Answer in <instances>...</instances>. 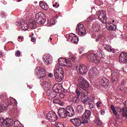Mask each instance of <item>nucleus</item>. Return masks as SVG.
<instances>
[{
  "label": "nucleus",
  "instance_id": "nucleus-29",
  "mask_svg": "<svg viewBox=\"0 0 127 127\" xmlns=\"http://www.w3.org/2000/svg\"><path fill=\"white\" fill-rule=\"evenodd\" d=\"M53 103L54 104H58L59 105H60V106H63L64 105V103L61 101L60 99L58 98H56L53 100Z\"/></svg>",
  "mask_w": 127,
  "mask_h": 127
},
{
  "label": "nucleus",
  "instance_id": "nucleus-53",
  "mask_svg": "<svg viewBox=\"0 0 127 127\" xmlns=\"http://www.w3.org/2000/svg\"><path fill=\"white\" fill-rule=\"evenodd\" d=\"M53 75L52 73H49L48 76L50 77V78H51Z\"/></svg>",
  "mask_w": 127,
  "mask_h": 127
},
{
  "label": "nucleus",
  "instance_id": "nucleus-37",
  "mask_svg": "<svg viewBox=\"0 0 127 127\" xmlns=\"http://www.w3.org/2000/svg\"><path fill=\"white\" fill-rule=\"evenodd\" d=\"M123 115L125 117H127V108H123Z\"/></svg>",
  "mask_w": 127,
  "mask_h": 127
},
{
  "label": "nucleus",
  "instance_id": "nucleus-35",
  "mask_svg": "<svg viewBox=\"0 0 127 127\" xmlns=\"http://www.w3.org/2000/svg\"><path fill=\"white\" fill-rule=\"evenodd\" d=\"M89 97H88V96H86V97H83V98H82L81 101L83 104H86V103H87V101H89Z\"/></svg>",
  "mask_w": 127,
  "mask_h": 127
},
{
  "label": "nucleus",
  "instance_id": "nucleus-24",
  "mask_svg": "<svg viewBox=\"0 0 127 127\" xmlns=\"http://www.w3.org/2000/svg\"><path fill=\"white\" fill-rule=\"evenodd\" d=\"M86 28L84 27V25L82 24L78 23L76 26L77 32H86Z\"/></svg>",
  "mask_w": 127,
  "mask_h": 127
},
{
  "label": "nucleus",
  "instance_id": "nucleus-63",
  "mask_svg": "<svg viewBox=\"0 0 127 127\" xmlns=\"http://www.w3.org/2000/svg\"><path fill=\"white\" fill-rule=\"evenodd\" d=\"M112 22H115V20H113V21H112Z\"/></svg>",
  "mask_w": 127,
  "mask_h": 127
},
{
  "label": "nucleus",
  "instance_id": "nucleus-14",
  "mask_svg": "<svg viewBox=\"0 0 127 127\" xmlns=\"http://www.w3.org/2000/svg\"><path fill=\"white\" fill-rule=\"evenodd\" d=\"M47 119L50 122H55L58 120V116L54 112H50L47 113Z\"/></svg>",
  "mask_w": 127,
  "mask_h": 127
},
{
  "label": "nucleus",
  "instance_id": "nucleus-57",
  "mask_svg": "<svg viewBox=\"0 0 127 127\" xmlns=\"http://www.w3.org/2000/svg\"><path fill=\"white\" fill-rule=\"evenodd\" d=\"M34 34L33 33L32 34V35H29V37H31L32 36H33Z\"/></svg>",
  "mask_w": 127,
  "mask_h": 127
},
{
  "label": "nucleus",
  "instance_id": "nucleus-23",
  "mask_svg": "<svg viewBox=\"0 0 127 127\" xmlns=\"http://www.w3.org/2000/svg\"><path fill=\"white\" fill-rule=\"evenodd\" d=\"M70 122L74 127H80L83 123V121H81L79 118H74L70 120Z\"/></svg>",
  "mask_w": 127,
  "mask_h": 127
},
{
  "label": "nucleus",
  "instance_id": "nucleus-25",
  "mask_svg": "<svg viewBox=\"0 0 127 127\" xmlns=\"http://www.w3.org/2000/svg\"><path fill=\"white\" fill-rule=\"evenodd\" d=\"M104 48L106 51H108V52H112V53H115L114 49L112 48V46L110 45L105 44L104 45Z\"/></svg>",
  "mask_w": 127,
  "mask_h": 127
},
{
  "label": "nucleus",
  "instance_id": "nucleus-3",
  "mask_svg": "<svg viewBox=\"0 0 127 127\" xmlns=\"http://www.w3.org/2000/svg\"><path fill=\"white\" fill-rule=\"evenodd\" d=\"M42 85L44 87V90L47 91V95L50 97H51L52 99H55L57 95L56 93L54 92L53 89L50 88V83L47 82V81H43L42 82Z\"/></svg>",
  "mask_w": 127,
  "mask_h": 127
},
{
  "label": "nucleus",
  "instance_id": "nucleus-20",
  "mask_svg": "<svg viewBox=\"0 0 127 127\" xmlns=\"http://www.w3.org/2000/svg\"><path fill=\"white\" fill-rule=\"evenodd\" d=\"M53 90L55 93H56V95H57V93L59 94L62 92V90L63 88L62 87V84H58V85H54L53 86Z\"/></svg>",
  "mask_w": 127,
  "mask_h": 127
},
{
  "label": "nucleus",
  "instance_id": "nucleus-50",
  "mask_svg": "<svg viewBox=\"0 0 127 127\" xmlns=\"http://www.w3.org/2000/svg\"><path fill=\"white\" fill-rule=\"evenodd\" d=\"M92 38H95L96 37V34H95V33H93V34H92Z\"/></svg>",
  "mask_w": 127,
  "mask_h": 127
},
{
  "label": "nucleus",
  "instance_id": "nucleus-59",
  "mask_svg": "<svg viewBox=\"0 0 127 127\" xmlns=\"http://www.w3.org/2000/svg\"><path fill=\"white\" fill-rule=\"evenodd\" d=\"M50 41H52V38L50 37Z\"/></svg>",
  "mask_w": 127,
  "mask_h": 127
},
{
  "label": "nucleus",
  "instance_id": "nucleus-32",
  "mask_svg": "<svg viewBox=\"0 0 127 127\" xmlns=\"http://www.w3.org/2000/svg\"><path fill=\"white\" fill-rule=\"evenodd\" d=\"M5 104V102L3 100H1L0 102V112H1L2 110H3V108H4V106H3V105Z\"/></svg>",
  "mask_w": 127,
  "mask_h": 127
},
{
  "label": "nucleus",
  "instance_id": "nucleus-33",
  "mask_svg": "<svg viewBox=\"0 0 127 127\" xmlns=\"http://www.w3.org/2000/svg\"><path fill=\"white\" fill-rule=\"evenodd\" d=\"M76 109L77 112H79V113H82V112H83V110H84V108L82 105H78L77 106Z\"/></svg>",
  "mask_w": 127,
  "mask_h": 127
},
{
  "label": "nucleus",
  "instance_id": "nucleus-49",
  "mask_svg": "<svg viewBox=\"0 0 127 127\" xmlns=\"http://www.w3.org/2000/svg\"><path fill=\"white\" fill-rule=\"evenodd\" d=\"M82 50L79 52V54H82L84 52V48H81Z\"/></svg>",
  "mask_w": 127,
  "mask_h": 127
},
{
  "label": "nucleus",
  "instance_id": "nucleus-52",
  "mask_svg": "<svg viewBox=\"0 0 127 127\" xmlns=\"http://www.w3.org/2000/svg\"><path fill=\"white\" fill-rule=\"evenodd\" d=\"M18 39H23V37H22L21 36H19L18 37Z\"/></svg>",
  "mask_w": 127,
  "mask_h": 127
},
{
  "label": "nucleus",
  "instance_id": "nucleus-9",
  "mask_svg": "<svg viewBox=\"0 0 127 127\" xmlns=\"http://www.w3.org/2000/svg\"><path fill=\"white\" fill-rule=\"evenodd\" d=\"M75 68L80 74H86L88 72V70H89V68L85 65L83 64L76 65Z\"/></svg>",
  "mask_w": 127,
  "mask_h": 127
},
{
  "label": "nucleus",
  "instance_id": "nucleus-60",
  "mask_svg": "<svg viewBox=\"0 0 127 127\" xmlns=\"http://www.w3.org/2000/svg\"><path fill=\"white\" fill-rule=\"evenodd\" d=\"M0 55H2V52H0Z\"/></svg>",
  "mask_w": 127,
  "mask_h": 127
},
{
  "label": "nucleus",
  "instance_id": "nucleus-11",
  "mask_svg": "<svg viewBox=\"0 0 127 127\" xmlns=\"http://www.w3.org/2000/svg\"><path fill=\"white\" fill-rule=\"evenodd\" d=\"M58 61L59 64L61 65V66H66L68 67V68H71L72 67V64H71L69 60L59 59Z\"/></svg>",
  "mask_w": 127,
  "mask_h": 127
},
{
  "label": "nucleus",
  "instance_id": "nucleus-48",
  "mask_svg": "<svg viewBox=\"0 0 127 127\" xmlns=\"http://www.w3.org/2000/svg\"><path fill=\"white\" fill-rule=\"evenodd\" d=\"M101 115H102V116H104L105 115V110H101Z\"/></svg>",
  "mask_w": 127,
  "mask_h": 127
},
{
  "label": "nucleus",
  "instance_id": "nucleus-18",
  "mask_svg": "<svg viewBox=\"0 0 127 127\" xmlns=\"http://www.w3.org/2000/svg\"><path fill=\"white\" fill-rule=\"evenodd\" d=\"M69 38L70 39L71 43L77 44V43L79 42V38H78L77 35L73 33H71L69 34Z\"/></svg>",
  "mask_w": 127,
  "mask_h": 127
},
{
  "label": "nucleus",
  "instance_id": "nucleus-26",
  "mask_svg": "<svg viewBox=\"0 0 127 127\" xmlns=\"http://www.w3.org/2000/svg\"><path fill=\"white\" fill-rule=\"evenodd\" d=\"M106 27L108 30H115L117 28V26L113 23H110L108 25H107Z\"/></svg>",
  "mask_w": 127,
  "mask_h": 127
},
{
  "label": "nucleus",
  "instance_id": "nucleus-13",
  "mask_svg": "<svg viewBox=\"0 0 127 127\" xmlns=\"http://www.w3.org/2000/svg\"><path fill=\"white\" fill-rule=\"evenodd\" d=\"M35 72L37 73V75L40 77V78H44L46 76V71L45 69L40 66H37L35 69Z\"/></svg>",
  "mask_w": 127,
  "mask_h": 127
},
{
  "label": "nucleus",
  "instance_id": "nucleus-15",
  "mask_svg": "<svg viewBox=\"0 0 127 127\" xmlns=\"http://www.w3.org/2000/svg\"><path fill=\"white\" fill-rule=\"evenodd\" d=\"M97 68H91L88 72V75L92 80H95L97 78Z\"/></svg>",
  "mask_w": 127,
  "mask_h": 127
},
{
  "label": "nucleus",
  "instance_id": "nucleus-43",
  "mask_svg": "<svg viewBox=\"0 0 127 127\" xmlns=\"http://www.w3.org/2000/svg\"><path fill=\"white\" fill-rule=\"evenodd\" d=\"M15 56L19 57V56H20V51H17V52H16Z\"/></svg>",
  "mask_w": 127,
  "mask_h": 127
},
{
  "label": "nucleus",
  "instance_id": "nucleus-7",
  "mask_svg": "<svg viewBox=\"0 0 127 127\" xmlns=\"http://www.w3.org/2000/svg\"><path fill=\"white\" fill-rule=\"evenodd\" d=\"M36 20L37 23H38V24L41 25L45 23L46 20L45 19V16L44 13L41 12L37 13L36 14Z\"/></svg>",
  "mask_w": 127,
  "mask_h": 127
},
{
  "label": "nucleus",
  "instance_id": "nucleus-62",
  "mask_svg": "<svg viewBox=\"0 0 127 127\" xmlns=\"http://www.w3.org/2000/svg\"><path fill=\"white\" fill-rule=\"evenodd\" d=\"M42 124H44V121H42Z\"/></svg>",
  "mask_w": 127,
  "mask_h": 127
},
{
  "label": "nucleus",
  "instance_id": "nucleus-1",
  "mask_svg": "<svg viewBox=\"0 0 127 127\" xmlns=\"http://www.w3.org/2000/svg\"><path fill=\"white\" fill-rule=\"evenodd\" d=\"M58 114L60 117L65 119L66 117H69L70 118L74 117V116H75V111H74L73 107L71 105H69L66 106L65 108L60 109Z\"/></svg>",
  "mask_w": 127,
  "mask_h": 127
},
{
  "label": "nucleus",
  "instance_id": "nucleus-34",
  "mask_svg": "<svg viewBox=\"0 0 127 127\" xmlns=\"http://www.w3.org/2000/svg\"><path fill=\"white\" fill-rule=\"evenodd\" d=\"M111 110L112 112H113L114 115L115 116H117L118 115V113H117V111H116V108L115 107H114V105H111Z\"/></svg>",
  "mask_w": 127,
  "mask_h": 127
},
{
  "label": "nucleus",
  "instance_id": "nucleus-28",
  "mask_svg": "<svg viewBox=\"0 0 127 127\" xmlns=\"http://www.w3.org/2000/svg\"><path fill=\"white\" fill-rule=\"evenodd\" d=\"M9 104L11 106H15V105L17 104V102L16 101V100L12 97L9 98Z\"/></svg>",
  "mask_w": 127,
  "mask_h": 127
},
{
  "label": "nucleus",
  "instance_id": "nucleus-61",
  "mask_svg": "<svg viewBox=\"0 0 127 127\" xmlns=\"http://www.w3.org/2000/svg\"><path fill=\"white\" fill-rule=\"evenodd\" d=\"M22 0H18V1L19 2V1H21Z\"/></svg>",
  "mask_w": 127,
  "mask_h": 127
},
{
  "label": "nucleus",
  "instance_id": "nucleus-10",
  "mask_svg": "<svg viewBox=\"0 0 127 127\" xmlns=\"http://www.w3.org/2000/svg\"><path fill=\"white\" fill-rule=\"evenodd\" d=\"M13 124L12 122V119H10V118H7L5 120L3 119V118H0V126L2 127V126H4V125L6 127H9L11 126Z\"/></svg>",
  "mask_w": 127,
  "mask_h": 127
},
{
  "label": "nucleus",
  "instance_id": "nucleus-45",
  "mask_svg": "<svg viewBox=\"0 0 127 127\" xmlns=\"http://www.w3.org/2000/svg\"><path fill=\"white\" fill-rule=\"evenodd\" d=\"M89 108L90 109H94V104L89 103Z\"/></svg>",
  "mask_w": 127,
  "mask_h": 127
},
{
  "label": "nucleus",
  "instance_id": "nucleus-30",
  "mask_svg": "<svg viewBox=\"0 0 127 127\" xmlns=\"http://www.w3.org/2000/svg\"><path fill=\"white\" fill-rule=\"evenodd\" d=\"M76 58H76V56H75L74 55L72 54H69L68 59L70 60V61L75 62V61H76Z\"/></svg>",
  "mask_w": 127,
  "mask_h": 127
},
{
  "label": "nucleus",
  "instance_id": "nucleus-27",
  "mask_svg": "<svg viewBox=\"0 0 127 127\" xmlns=\"http://www.w3.org/2000/svg\"><path fill=\"white\" fill-rule=\"evenodd\" d=\"M40 5L41 7L44 10H47V9L49 8V6H48V5H47L46 3H44L43 2H40Z\"/></svg>",
  "mask_w": 127,
  "mask_h": 127
},
{
  "label": "nucleus",
  "instance_id": "nucleus-46",
  "mask_svg": "<svg viewBox=\"0 0 127 127\" xmlns=\"http://www.w3.org/2000/svg\"><path fill=\"white\" fill-rule=\"evenodd\" d=\"M31 41H32V42H35V41H36V39L35 37H32Z\"/></svg>",
  "mask_w": 127,
  "mask_h": 127
},
{
  "label": "nucleus",
  "instance_id": "nucleus-21",
  "mask_svg": "<svg viewBox=\"0 0 127 127\" xmlns=\"http://www.w3.org/2000/svg\"><path fill=\"white\" fill-rule=\"evenodd\" d=\"M81 88L80 89H76L75 91V93L76 95H77V97H73L72 98V102L73 103H75L76 104H78L79 103V100H80V98L79 97L80 96V95L81 94V93H82V91H81Z\"/></svg>",
  "mask_w": 127,
  "mask_h": 127
},
{
  "label": "nucleus",
  "instance_id": "nucleus-44",
  "mask_svg": "<svg viewBox=\"0 0 127 127\" xmlns=\"http://www.w3.org/2000/svg\"><path fill=\"white\" fill-rule=\"evenodd\" d=\"M59 97L61 98V99H63L64 98L65 95L64 94H61L59 95Z\"/></svg>",
  "mask_w": 127,
  "mask_h": 127
},
{
  "label": "nucleus",
  "instance_id": "nucleus-64",
  "mask_svg": "<svg viewBox=\"0 0 127 127\" xmlns=\"http://www.w3.org/2000/svg\"><path fill=\"white\" fill-rule=\"evenodd\" d=\"M58 6H59V4H58V6L57 7H58Z\"/></svg>",
  "mask_w": 127,
  "mask_h": 127
},
{
  "label": "nucleus",
  "instance_id": "nucleus-41",
  "mask_svg": "<svg viewBox=\"0 0 127 127\" xmlns=\"http://www.w3.org/2000/svg\"><path fill=\"white\" fill-rule=\"evenodd\" d=\"M101 104H102V102L101 101H98L97 103H96V107L97 108H99L100 107V105H101Z\"/></svg>",
  "mask_w": 127,
  "mask_h": 127
},
{
  "label": "nucleus",
  "instance_id": "nucleus-19",
  "mask_svg": "<svg viewBox=\"0 0 127 127\" xmlns=\"http://www.w3.org/2000/svg\"><path fill=\"white\" fill-rule=\"evenodd\" d=\"M111 76L112 82H116L117 81V79L120 77V70L115 69L114 71L112 72Z\"/></svg>",
  "mask_w": 127,
  "mask_h": 127
},
{
  "label": "nucleus",
  "instance_id": "nucleus-51",
  "mask_svg": "<svg viewBox=\"0 0 127 127\" xmlns=\"http://www.w3.org/2000/svg\"><path fill=\"white\" fill-rule=\"evenodd\" d=\"M99 37V38H102V37H104V35L100 34Z\"/></svg>",
  "mask_w": 127,
  "mask_h": 127
},
{
  "label": "nucleus",
  "instance_id": "nucleus-58",
  "mask_svg": "<svg viewBox=\"0 0 127 127\" xmlns=\"http://www.w3.org/2000/svg\"><path fill=\"white\" fill-rule=\"evenodd\" d=\"M28 88H29V89H31V86H30V85H28Z\"/></svg>",
  "mask_w": 127,
  "mask_h": 127
},
{
  "label": "nucleus",
  "instance_id": "nucleus-56",
  "mask_svg": "<svg viewBox=\"0 0 127 127\" xmlns=\"http://www.w3.org/2000/svg\"><path fill=\"white\" fill-rule=\"evenodd\" d=\"M100 4L101 5L103 4V1H102V0H100Z\"/></svg>",
  "mask_w": 127,
  "mask_h": 127
},
{
  "label": "nucleus",
  "instance_id": "nucleus-2",
  "mask_svg": "<svg viewBox=\"0 0 127 127\" xmlns=\"http://www.w3.org/2000/svg\"><path fill=\"white\" fill-rule=\"evenodd\" d=\"M16 26H21L22 29L25 31V30L28 29V26L31 29L36 28V22H35V20H34L33 18H32L30 20L28 25L25 21L20 20L17 22Z\"/></svg>",
  "mask_w": 127,
  "mask_h": 127
},
{
  "label": "nucleus",
  "instance_id": "nucleus-31",
  "mask_svg": "<svg viewBox=\"0 0 127 127\" xmlns=\"http://www.w3.org/2000/svg\"><path fill=\"white\" fill-rule=\"evenodd\" d=\"M14 126L15 127H24L23 125L19 122L18 121H16L14 123Z\"/></svg>",
  "mask_w": 127,
  "mask_h": 127
},
{
  "label": "nucleus",
  "instance_id": "nucleus-47",
  "mask_svg": "<svg viewBox=\"0 0 127 127\" xmlns=\"http://www.w3.org/2000/svg\"><path fill=\"white\" fill-rule=\"evenodd\" d=\"M92 18H91V17H88L87 19V22H90V21H92Z\"/></svg>",
  "mask_w": 127,
  "mask_h": 127
},
{
  "label": "nucleus",
  "instance_id": "nucleus-6",
  "mask_svg": "<svg viewBox=\"0 0 127 127\" xmlns=\"http://www.w3.org/2000/svg\"><path fill=\"white\" fill-rule=\"evenodd\" d=\"M87 58L90 62H93L94 63H99L100 62V57L91 52H89L87 53Z\"/></svg>",
  "mask_w": 127,
  "mask_h": 127
},
{
  "label": "nucleus",
  "instance_id": "nucleus-38",
  "mask_svg": "<svg viewBox=\"0 0 127 127\" xmlns=\"http://www.w3.org/2000/svg\"><path fill=\"white\" fill-rule=\"evenodd\" d=\"M95 121H96V124H97V125H98V126H101V125H102V122L101 121L100 119H96L95 120Z\"/></svg>",
  "mask_w": 127,
  "mask_h": 127
},
{
  "label": "nucleus",
  "instance_id": "nucleus-17",
  "mask_svg": "<svg viewBox=\"0 0 127 127\" xmlns=\"http://www.w3.org/2000/svg\"><path fill=\"white\" fill-rule=\"evenodd\" d=\"M44 62L46 65H49L52 61V57L49 54L45 55L43 57Z\"/></svg>",
  "mask_w": 127,
  "mask_h": 127
},
{
  "label": "nucleus",
  "instance_id": "nucleus-55",
  "mask_svg": "<svg viewBox=\"0 0 127 127\" xmlns=\"http://www.w3.org/2000/svg\"><path fill=\"white\" fill-rule=\"evenodd\" d=\"M99 41H100V38H98L97 39H96V42H99Z\"/></svg>",
  "mask_w": 127,
  "mask_h": 127
},
{
  "label": "nucleus",
  "instance_id": "nucleus-22",
  "mask_svg": "<svg viewBox=\"0 0 127 127\" xmlns=\"http://www.w3.org/2000/svg\"><path fill=\"white\" fill-rule=\"evenodd\" d=\"M119 61L120 63H127V53H122L119 56Z\"/></svg>",
  "mask_w": 127,
  "mask_h": 127
},
{
  "label": "nucleus",
  "instance_id": "nucleus-16",
  "mask_svg": "<svg viewBox=\"0 0 127 127\" xmlns=\"http://www.w3.org/2000/svg\"><path fill=\"white\" fill-rule=\"evenodd\" d=\"M99 82L103 87H108L110 84L109 80L106 78L105 76L100 77L99 78Z\"/></svg>",
  "mask_w": 127,
  "mask_h": 127
},
{
  "label": "nucleus",
  "instance_id": "nucleus-39",
  "mask_svg": "<svg viewBox=\"0 0 127 127\" xmlns=\"http://www.w3.org/2000/svg\"><path fill=\"white\" fill-rule=\"evenodd\" d=\"M78 34L79 35H80V36H85L86 34V33L85 32H78Z\"/></svg>",
  "mask_w": 127,
  "mask_h": 127
},
{
  "label": "nucleus",
  "instance_id": "nucleus-4",
  "mask_svg": "<svg viewBox=\"0 0 127 127\" xmlns=\"http://www.w3.org/2000/svg\"><path fill=\"white\" fill-rule=\"evenodd\" d=\"M64 69L62 67H59L55 71V77L57 82H61L64 78Z\"/></svg>",
  "mask_w": 127,
  "mask_h": 127
},
{
  "label": "nucleus",
  "instance_id": "nucleus-8",
  "mask_svg": "<svg viewBox=\"0 0 127 127\" xmlns=\"http://www.w3.org/2000/svg\"><path fill=\"white\" fill-rule=\"evenodd\" d=\"M92 115V112L90 110H86L85 111L84 114L82 115L81 119L83 121V124H88L90 117Z\"/></svg>",
  "mask_w": 127,
  "mask_h": 127
},
{
  "label": "nucleus",
  "instance_id": "nucleus-5",
  "mask_svg": "<svg viewBox=\"0 0 127 127\" xmlns=\"http://www.w3.org/2000/svg\"><path fill=\"white\" fill-rule=\"evenodd\" d=\"M78 82L79 83L80 90L87 91V89L90 87L89 85V82H88L87 80H85V78L83 77H79Z\"/></svg>",
  "mask_w": 127,
  "mask_h": 127
},
{
  "label": "nucleus",
  "instance_id": "nucleus-40",
  "mask_svg": "<svg viewBox=\"0 0 127 127\" xmlns=\"http://www.w3.org/2000/svg\"><path fill=\"white\" fill-rule=\"evenodd\" d=\"M0 16L2 18H3V17H5V13H4V12H1L0 14Z\"/></svg>",
  "mask_w": 127,
  "mask_h": 127
},
{
  "label": "nucleus",
  "instance_id": "nucleus-12",
  "mask_svg": "<svg viewBox=\"0 0 127 127\" xmlns=\"http://www.w3.org/2000/svg\"><path fill=\"white\" fill-rule=\"evenodd\" d=\"M97 15H98V17L102 23H107V15L106 11H99L97 13Z\"/></svg>",
  "mask_w": 127,
  "mask_h": 127
},
{
  "label": "nucleus",
  "instance_id": "nucleus-36",
  "mask_svg": "<svg viewBox=\"0 0 127 127\" xmlns=\"http://www.w3.org/2000/svg\"><path fill=\"white\" fill-rule=\"evenodd\" d=\"M94 116L95 117V120H98V119H100V117L99 116V112H98L97 111L95 112L94 113Z\"/></svg>",
  "mask_w": 127,
  "mask_h": 127
},
{
  "label": "nucleus",
  "instance_id": "nucleus-42",
  "mask_svg": "<svg viewBox=\"0 0 127 127\" xmlns=\"http://www.w3.org/2000/svg\"><path fill=\"white\" fill-rule=\"evenodd\" d=\"M86 93H87V92H86V91L84 92H82V96L83 97V98H86L88 96H87V95L86 94Z\"/></svg>",
  "mask_w": 127,
  "mask_h": 127
},
{
  "label": "nucleus",
  "instance_id": "nucleus-54",
  "mask_svg": "<svg viewBox=\"0 0 127 127\" xmlns=\"http://www.w3.org/2000/svg\"><path fill=\"white\" fill-rule=\"evenodd\" d=\"M57 6V2H56V4H54L53 5V6H54V7H55L56 6Z\"/></svg>",
  "mask_w": 127,
  "mask_h": 127
}]
</instances>
